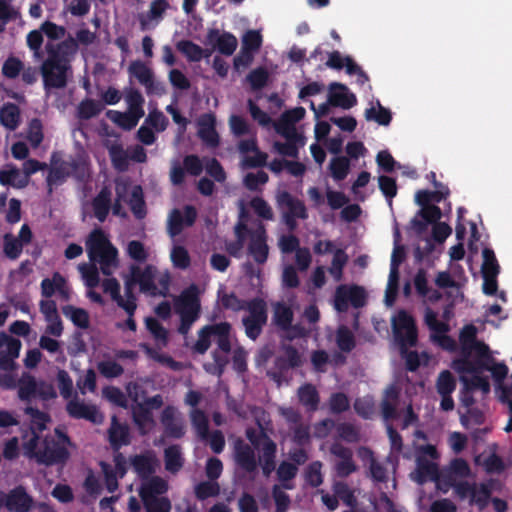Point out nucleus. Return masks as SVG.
I'll use <instances>...</instances> for the list:
<instances>
[{
  "instance_id": "obj_6",
  "label": "nucleus",
  "mask_w": 512,
  "mask_h": 512,
  "mask_svg": "<svg viewBox=\"0 0 512 512\" xmlns=\"http://www.w3.org/2000/svg\"><path fill=\"white\" fill-rule=\"evenodd\" d=\"M248 315L242 318L246 336L255 341L261 335L268 320L267 303L263 298L248 300Z\"/></svg>"
},
{
  "instance_id": "obj_44",
  "label": "nucleus",
  "mask_w": 512,
  "mask_h": 512,
  "mask_svg": "<svg viewBox=\"0 0 512 512\" xmlns=\"http://www.w3.org/2000/svg\"><path fill=\"white\" fill-rule=\"evenodd\" d=\"M322 462H311L304 471V479L307 485L317 488L323 483Z\"/></svg>"
},
{
  "instance_id": "obj_56",
  "label": "nucleus",
  "mask_w": 512,
  "mask_h": 512,
  "mask_svg": "<svg viewBox=\"0 0 512 512\" xmlns=\"http://www.w3.org/2000/svg\"><path fill=\"white\" fill-rule=\"evenodd\" d=\"M456 388V380L449 370L440 372L436 381L438 394H452Z\"/></svg>"
},
{
  "instance_id": "obj_19",
  "label": "nucleus",
  "mask_w": 512,
  "mask_h": 512,
  "mask_svg": "<svg viewBox=\"0 0 512 512\" xmlns=\"http://www.w3.org/2000/svg\"><path fill=\"white\" fill-rule=\"evenodd\" d=\"M442 217V211L437 205L422 207L417 215L411 220V225L418 234H422L429 224H434Z\"/></svg>"
},
{
  "instance_id": "obj_30",
  "label": "nucleus",
  "mask_w": 512,
  "mask_h": 512,
  "mask_svg": "<svg viewBox=\"0 0 512 512\" xmlns=\"http://www.w3.org/2000/svg\"><path fill=\"white\" fill-rule=\"evenodd\" d=\"M37 382L35 377L24 374L18 381V397L21 401L30 403L37 397Z\"/></svg>"
},
{
  "instance_id": "obj_55",
  "label": "nucleus",
  "mask_w": 512,
  "mask_h": 512,
  "mask_svg": "<svg viewBox=\"0 0 512 512\" xmlns=\"http://www.w3.org/2000/svg\"><path fill=\"white\" fill-rule=\"evenodd\" d=\"M70 176L69 162L63 161L58 166L52 167L49 170L46 181L51 187L52 185L60 184Z\"/></svg>"
},
{
  "instance_id": "obj_22",
  "label": "nucleus",
  "mask_w": 512,
  "mask_h": 512,
  "mask_svg": "<svg viewBox=\"0 0 512 512\" xmlns=\"http://www.w3.org/2000/svg\"><path fill=\"white\" fill-rule=\"evenodd\" d=\"M277 203L279 207L287 209L283 213L298 216V218L302 220L308 218V213L303 201L293 197L288 191H282L277 195Z\"/></svg>"
},
{
  "instance_id": "obj_23",
  "label": "nucleus",
  "mask_w": 512,
  "mask_h": 512,
  "mask_svg": "<svg viewBox=\"0 0 512 512\" xmlns=\"http://www.w3.org/2000/svg\"><path fill=\"white\" fill-rule=\"evenodd\" d=\"M167 491V481L160 476L151 475L149 478L142 480V484L139 488V496L141 500H145L163 495Z\"/></svg>"
},
{
  "instance_id": "obj_1",
  "label": "nucleus",
  "mask_w": 512,
  "mask_h": 512,
  "mask_svg": "<svg viewBox=\"0 0 512 512\" xmlns=\"http://www.w3.org/2000/svg\"><path fill=\"white\" fill-rule=\"evenodd\" d=\"M45 52L46 58L40 65L44 89H64L73 75L72 63L78 52L77 41L69 34L58 43L47 42Z\"/></svg>"
},
{
  "instance_id": "obj_35",
  "label": "nucleus",
  "mask_w": 512,
  "mask_h": 512,
  "mask_svg": "<svg viewBox=\"0 0 512 512\" xmlns=\"http://www.w3.org/2000/svg\"><path fill=\"white\" fill-rule=\"evenodd\" d=\"M487 371H490L492 374V377L495 381L496 388L500 390L501 394L500 396H503V392L510 388L509 386H506L504 384V380L506 379L509 369L507 365L504 362L496 363L495 360L493 362L487 363Z\"/></svg>"
},
{
  "instance_id": "obj_3",
  "label": "nucleus",
  "mask_w": 512,
  "mask_h": 512,
  "mask_svg": "<svg viewBox=\"0 0 512 512\" xmlns=\"http://www.w3.org/2000/svg\"><path fill=\"white\" fill-rule=\"evenodd\" d=\"M175 310L180 316L178 332L187 335L201 311L199 291L195 284L186 288L175 300Z\"/></svg>"
},
{
  "instance_id": "obj_27",
  "label": "nucleus",
  "mask_w": 512,
  "mask_h": 512,
  "mask_svg": "<svg viewBox=\"0 0 512 512\" xmlns=\"http://www.w3.org/2000/svg\"><path fill=\"white\" fill-rule=\"evenodd\" d=\"M417 475L415 481L418 484H424L428 480L438 481L439 480V468L434 462H431L425 458L419 457L417 459Z\"/></svg>"
},
{
  "instance_id": "obj_43",
  "label": "nucleus",
  "mask_w": 512,
  "mask_h": 512,
  "mask_svg": "<svg viewBox=\"0 0 512 512\" xmlns=\"http://www.w3.org/2000/svg\"><path fill=\"white\" fill-rule=\"evenodd\" d=\"M214 324L205 325L198 331V340L193 346V351L198 354H205L211 346V337L214 336Z\"/></svg>"
},
{
  "instance_id": "obj_28",
  "label": "nucleus",
  "mask_w": 512,
  "mask_h": 512,
  "mask_svg": "<svg viewBox=\"0 0 512 512\" xmlns=\"http://www.w3.org/2000/svg\"><path fill=\"white\" fill-rule=\"evenodd\" d=\"M177 50L182 53L189 62H199L209 57L211 52L204 50L201 46L191 40H180L176 43Z\"/></svg>"
},
{
  "instance_id": "obj_37",
  "label": "nucleus",
  "mask_w": 512,
  "mask_h": 512,
  "mask_svg": "<svg viewBox=\"0 0 512 512\" xmlns=\"http://www.w3.org/2000/svg\"><path fill=\"white\" fill-rule=\"evenodd\" d=\"M128 72L143 86L151 84V78L154 76L152 69L140 60L132 61L128 67Z\"/></svg>"
},
{
  "instance_id": "obj_2",
  "label": "nucleus",
  "mask_w": 512,
  "mask_h": 512,
  "mask_svg": "<svg viewBox=\"0 0 512 512\" xmlns=\"http://www.w3.org/2000/svg\"><path fill=\"white\" fill-rule=\"evenodd\" d=\"M86 248L89 259L91 261H97L101 265L103 274L109 275V268L116 264L118 251L111 244L102 229H94L89 234L86 241Z\"/></svg>"
},
{
  "instance_id": "obj_8",
  "label": "nucleus",
  "mask_w": 512,
  "mask_h": 512,
  "mask_svg": "<svg viewBox=\"0 0 512 512\" xmlns=\"http://www.w3.org/2000/svg\"><path fill=\"white\" fill-rule=\"evenodd\" d=\"M197 219V210L193 205L184 207V215L182 212L174 208L171 210L167 220V232L171 237L178 236L184 229V226H192Z\"/></svg>"
},
{
  "instance_id": "obj_52",
  "label": "nucleus",
  "mask_w": 512,
  "mask_h": 512,
  "mask_svg": "<svg viewBox=\"0 0 512 512\" xmlns=\"http://www.w3.org/2000/svg\"><path fill=\"white\" fill-rule=\"evenodd\" d=\"M130 209L137 219H143L146 216L145 201L140 186H135L129 201Z\"/></svg>"
},
{
  "instance_id": "obj_58",
  "label": "nucleus",
  "mask_w": 512,
  "mask_h": 512,
  "mask_svg": "<svg viewBox=\"0 0 512 512\" xmlns=\"http://www.w3.org/2000/svg\"><path fill=\"white\" fill-rule=\"evenodd\" d=\"M103 105L93 99H85L81 101L78 107L79 117L82 119H90L101 113Z\"/></svg>"
},
{
  "instance_id": "obj_61",
  "label": "nucleus",
  "mask_w": 512,
  "mask_h": 512,
  "mask_svg": "<svg viewBox=\"0 0 512 512\" xmlns=\"http://www.w3.org/2000/svg\"><path fill=\"white\" fill-rule=\"evenodd\" d=\"M461 380L467 390H481L484 394L490 392L489 380L482 374L473 375L471 378L461 377Z\"/></svg>"
},
{
  "instance_id": "obj_54",
  "label": "nucleus",
  "mask_w": 512,
  "mask_h": 512,
  "mask_svg": "<svg viewBox=\"0 0 512 512\" xmlns=\"http://www.w3.org/2000/svg\"><path fill=\"white\" fill-rule=\"evenodd\" d=\"M492 494V484L481 483L479 486L476 485L475 492H473L470 503H475L480 509L487 506Z\"/></svg>"
},
{
  "instance_id": "obj_50",
  "label": "nucleus",
  "mask_w": 512,
  "mask_h": 512,
  "mask_svg": "<svg viewBox=\"0 0 512 512\" xmlns=\"http://www.w3.org/2000/svg\"><path fill=\"white\" fill-rule=\"evenodd\" d=\"M194 493L198 500L204 501L210 497L218 496L220 486L216 481H202L195 486Z\"/></svg>"
},
{
  "instance_id": "obj_41",
  "label": "nucleus",
  "mask_w": 512,
  "mask_h": 512,
  "mask_svg": "<svg viewBox=\"0 0 512 512\" xmlns=\"http://www.w3.org/2000/svg\"><path fill=\"white\" fill-rule=\"evenodd\" d=\"M336 344L342 352L349 353L355 346V336L352 331L345 325L338 327L336 331Z\"/></svg>"
},
{
  "instance_id": "obj_31",
  "label": "nucleus",
  "mask_w": 512,
  "mask_h": 512,
  "mask_svg": "<svg viewBox=\"0 0 512 512\" xmlns=\"http://www.w3.org/2000/svg\"><path fill=\"white\" fill-rule=\"evenodd\" d=\"M214 336L216 337V344L218 351H221L225 354H229L231 351V342H230V331L231 324L228 322H220L214 324Z\"/></svg>"
},
{
  "instance_id": "obj_62",
  "label": "nucleus",
  "mask_w": 512,
  "mask_h": 512,
  "mask_svg": "<svg viewBox=\"0 0 512 512\" xmlns=\"http://www.w3.org/2000/svg\"><path fill=\"white\" fill-rule=\"evenodd\" d=\"M41 31H43L46 37L50 40L49 42L52 43H54V41L57 40L66 39V28L64 26L57 25L49 20L41 24Z\"/></svg>"
},
{
  "instance_id": "obj_16",
  "label": "nucleus",
  "mask_w": 512,
  "mask_h": 512,
  "mask_svg": "<svg viewBox=\"0 0 512 512\" xmlns=\"http://www.w3.org/2000/svg\"><path fill=\"white\" fill-rule=\"evenodd\" d=\"M66 411L74 419H84L93 424H100L103 419L95 405L85 404L77 399L70 400L67 403Z\"/></svg>"
},
{
  "instance_id": "obj_32",
  "label": "nucleus",
  "mask_w": 512,
  "mask_h": 512,
  "mask_svg": "<svg viewBox=\"0 0 512 512\" xmlns=\"http://www.w3.org/2000/svg\"><path fill=\"white\" fill-rule=\"evenodd\" d=\"M135 285V282L129 276V278L126 279L124 285L125 298L122 297V301H118V306L122 308L129 316H134V313L137 309V299L133 291Z\"/></svg>"
},
{
  "instance_id": "obj_13",
  "label": "nucleus",
  "mask_w": 512,
  "mask_h": 512,
  "mask_svg": "<svg viewBox=\"0 0 512 512\" xmlns=\"http://www.w3.org/2000/svg\"><path fill=\"white\" fill-rule=\"evenodd\" d=\"M198 137L209 148H217L220 137L216 131V117L212 113L204 114L198 121Z\"/></svg>"
},
{
  "instance_id": "obj_18",
  "label": "nucleus",
  "mask_w": 512,
  "mask_h": 512,
  "mask_svg": "<svg viewBox=\"0 0 512 512\" xmlns=\"http://www.w3.org/2000/svg\"><path fill=\"white\" fill-rule=\"evenodd\" d=\"M235 461L237 465L247 473H253L258 467L254 449L244 443L241 439L235 442L234 446Z\"/></svg>"
},
{
  "instance_id": "obj_10",
  "label": "nucleus",
  "mask_w": 512,
  "mask_h": 512,
  "mask_svg": "<svg viewBox=\"0 0 512 512\" xmlns=\"http://www.w3.org/2000/svg\"><path fill=\"white\" fill-rule=\"evenodd\" d=\"M156 274L157 268L150 264L146 265L144 269L135 264L130 266V277L135 284L139 285L141 292L147 293L150 296H156L157 293V285L155 284Z\"/></svg>"
},
{
  "instance_id": "obj_49",
  "label": "nucleus",
  "mask_w": 512,
  "mask_h": 512,
  "mask_svg": "<svg viewBox=\"0 0 512 512\" xmlns=\"http://www.w3.org/2000/svg\"><path fill=\"white\" fill-rule=\"evenodd\" d=\"M126 101L128 104L127 112L134 114L141 119L144 116L143 104L145 100L140 91L137 89H130L126 95Z\"/></svg>"
},
{
  "instance_id": "obj_46",
  "label": "nucleus",
  "mask_w": 512,
  "mask_h": 512,
  "mask_svg": "<svg viewBox=\"0 0 512 512\" xmlns=\"http://www.w3.org/2000/svg\"><path fill=\"white\" fill-rule=\"evenodd\" d=\"M246 80L253 91H260L267 85L269 73L265 67H257L248 73Z\"/></svg>"
},
{
  "instance_id": "obj_5",
  "label": "nucleus",
  "mask_w": 512,
  "mask_h": 512,
  "mask_svg": "<svg viewBox=\"0 0 512 512\" xmlns=\"http://www.w3.org/2000/svg\"><path fill=\"white\" fill-rule=\"evenodd\" d=\"M245 434L253 448L261 451L259 462L262 472L266 477L270 476L276 468V443L263 429L258 431L254 428H247Z\"/></svg>"
},
{
  "instance_id": "obj_36",
  "label": "nucleus",
  "mask_w": 512,
  "mask_h": 512,
  "mask_svg": "<svg viewBox=\"0 0 512 512\" xmlns=\"http://www.w3.org/2000/svg\"><path fill=\"white\" fill-rule=\"evenodd\" d=\"M165 469L171 473L178 472L183 466L180 447L171 445L164 450Z\"/></svg>"
},
{
  "instance_id": "obj_53",
  "label": "nucleus",
  "mask_w": 512,
  "mask_h": 512,
  "mask_svg": "<svg viewBox=\"0 0 512 512\" xmlns=\"http://www.w3.org/2000/svg\"><path fill=\"white\" fill-rule=\"evenodd\" d=\"M483 256V264L481 268L482 274L489 275L492 277H497L500 272V266L496 259L495 253L490 248H484L482 252Z\"/></svg>"
},
{
  "instance_id": "obj_24",
  "label": "nucleus",
  "mask_w": 512,
  "mask_h": 512,
  "mask_svg": "<svg viewBox=\"0 0 512 512\" xmlns=\"http://www.w3.org/2000/svg\"><path fill=\"white\" fill-rule=\"evenodd\" d=\"M131 466L138 477L149 478L156 471V459L151 454H137L130 458Z\"/></svg>"
},
{
  "instance_id": "obj_60",
  "label": "nucleus",
  "mask_w": 512,
  "mask_h": 512,
  "mask_svg": "<svg viewBox=\"0 0 512 512\" xmlns=\"http://www.w3.org/2000/svg\"><path fill=\"white\" fill-rule=\"evenodd\" d=\"M348 261V256L342 249H337L334 252V256L332 259V264L329 269L330 274L334 277L336 281H340L343 275V268Z\"/></svg>"
},
{
  "instance_id": "obj_33",
  "label": "nucleus",
  "mask_w": 512,
  "mask_h": 512,
  "mask_svg": "<svg viewBox=\"0 0 512 512\" xmlns=\"http://www.w3.org/2000/svg\"><path fill=\"white\" fill-rule=\"evenodd\" d=\"M333 493L336 494L338 501L341 500L346 506L355 509L358 505L354 491L343 481H336L332 486Z\"/></svg>"
},
{
  "instance_id": "obj_64",
  "label": "nucleus",
  "mask_w": 512,
  "mask_h": 512,
  "mask_svg": "<svg viewBox=\"0 0 512 512\" xmlns=\"http://www.w3.org/2000/svg\"><path fill=\"white\" fill-rule=\"evenodd\" d=\"M171 261L174 267L185 270L191 264V258L187 249L183 246H174L171 251Z\"/></svg>"
},
{
  "instance_id": "obj_7",
  "label": "nucleus",
  "mask_w": 512,
  "mask_h": 512,
  "mask_svg": "<svg viewBox=\"0 0 512 512\" xmlns=\"http://www.w3.org/2000/svg\"><path fill=\"white\" fill-rule=\"evenodd\" d=\"M392 328L400 350L404 351L417 344L418 333L415 321L405 310L399 311L393 318Z\"/></svg>"
},
{
  "instance_id": "obj_63",
  "label": "nucleus",
  "mask_w": 512,
  "mask_h": 512,
  "mask_svg": "<svg viewBox=\"0 0 512 512\" xmlns=\"http://www.w3.org/2000/svg\"><path fill=\"white\" fill-rule=\"evenodd\" d=\"M145 512H170L171 502L167 497H155L141 500Z\"/></svg>"
},
{
  "instance_id": "obj_45",
  "label": "nucleus",
  "mask_w": 512,
  "mask_h": 512,
  "mask_svg": "<svg viewBox=\"0 0 512 512\" xmlns=\"http://www.w3.org/2000/svg\"><path fill=\"white\" fill-rule=\"evenodd\" d=\"M24 412L31 417V429L33 431L38 433L46 429V424L50 421L49 414L33 406H27Z\"/></svg>"
},
{
  "instance_id": "obj_15",
  "label": "nucleus",
  "mask_w": 512,
  "mask_h": 512,
  "mask_svg": "<svg viewBox=\"0 0 512 512\" xmlns=\"http://www.w3.org/2000/svg\"><path fill=\"white\" fill-rule=\"evenodd\" d=\"M108 441L113 451H119L123 446L131 443L130 429L128 424L119 422L116 415L111 418V424L107 431Z\"/></svg>"
},
{
  "instance_id": "obj_47",
  "label": "nucleus",
  "mask_w": 512,
  "mask_h": 512,
  "mask_svg": "<svg viewBox=\"0 0 512 512\" xmlns=\"http://www.w3.org/2000/svg\"><path fill=\"white\" fill-rule=\"evenodd\" d=\"M107 116L117 125H119L121 128L126 130H131L134 128L140 118L135 116L134 114H131L129 112H120V111H114L109 110L107 112Z\"/></svg>"
},
{
  "instance_id": "obj_21",
  "label": "nucleus",
  "mask_w": 512,
  "mask_h": 512,
  "mask_svg": "<svg viewBox=\"0 0 512 512\" xmlns=\"http://www.w3.org/2000/svg\"><path fill=\"white\" fill-rule=\"evenodd\" d=\"M248 252L258 264H264L267 261L269 247L266 243V232L263 227L252 234Z\"/></svg>"
},
{
  "instance_id": "obj_42",
  "label": "nucleus",
  "mask_w": 512,
  "mask_h": 512,
  "mask_svg": "<svg viewBox=\"0 0 512 512\" xmlns=\"http://www.w3.org/2000/svg\"><path fill=\"white\" fill-rule=\"evenodd\" d=\"M329 169L334 180L342 181L349 173L350 161L345 156L334 157L330 161Z\"/></svg>"
},
{
  "instance_id": "obj_9",
  "label": "nucleus",
  "mask_w": 512,
  "mask_h": 512,
  "mask_svg": "<svg viewBox=\"0 0 512 512\" xmlns=\"http://www.w3.org/2000/svg\"><path fill=\"white\" fill-rule=\"evenodd\" d=\"M330 453L338 458L334 464V470L338 477H348L357 470L353 460V451L349 447L335 442L330 446Z\"/></svg>"
},
{
  "instance_id": "obj_25",
  "label": "nucleus",
  "mask_w": 512,
  "mask_h": 512,
  "mask_svg": "<svg viewBox=\"0 0 512 512\" xmlns=\"http://www.w3.org/2000/svg\"><path fill=\"white\" fill-rule=\"evenodd\" d=\"M294 319L292 308L283 301L273 304L272 324L281 331L290 328Z\"/></svg>"
},
{
  "instance_id": "obj_57",
  "label": "nucleus",
  "mask_w": 512,
  "mask_h": 512,
  "mask_svg": "<svg viewBox=\"0 0 512 512\" xmlns=\"http://www.w3.org/2000/svg\"><path fill=\"white\" fill-rule=\"evenodd\" d=\"M365 117L367 120H374L379 125L387 126L392 120V114L389 109L383 107L378 101V111L374 107L366 109Z\"/></svg>"
},
{
  "instance_id": "obj_4",
  "label": "nucleus",
  "mask_w": 512,
  "mask_h": 512,
  "mask_svg": "<svg viewBox=\"0 0 512 512\" xmlns=\"http://www.w3.org/2000/svg\"><path fill=\"white\" fill-rule=\"evenodd\" d=\"M53 437H45L42 441L40 453L38 454L37 463L45 466H53L57 464H65L70 457L68 446H72L70 437L62 430L56 428Z\"/></svg>"
},
{
  "instance_id": "obj_38",
  "label": "nucleus",
  "mask_w": 512,
  "mask_h": 512,
  "mask_svg": "<svg viewBox=\"0 0 512 512\" xmlns=\"http://www.w3.org/2000/svg\"><path fill=\"white\" fill-rule=\"evenodd\" d=\"M191 423L195 428L198 436L206 440L209 437V420L205 412L201 409L194 408L190 413Z\"/></svg>"
},
{
  "instance_id": "obj_48",
  "label": "nucleus",
  "mask_w": 512,
  "mask_h": 512,
  "mask_svg": "<svg viewBox=\"0 0 512 512\" xmlns=\"http://www.w3.org/2000/svg\"><path fill=\"white\" fill-rule=\"evenodd\" d=\"M63 313L70 317V320L75 326L81 329L89 327V314L85 309L68 305L63 308Z\"/></svg>"
},
{
  "instance_id": "obj_39",
  "label": "nucleus",
  "mask_w": 512,
  "mask_h": 512,
  "mask_svg": "<svg viewBox=\"0 0 512 512\" xmlns=\"http://www.w3.org/2000/svg\"><path fill=\"white\" fill-rule=\"evenodd\" d=\"M19 121L20 110L17 105L7 104L0 110V122L4 127L14 130L18 127Z\"/></svg>"
},
{
  "instance_id": "obj_20",
  "label": "nucleus",
  "mask_w": 512,
  "mask_h": 512,
  "mask_svg": "<svg viewBox=\"0 0 512 512\" xmlns=\"http://www.w3.org/2000/svg\"><path fill=\"white\" fill-rule=\"evenodd\" d=\"M112 191L109 186H103L97 195L92 199L91 206L94 217L103 223L111 210Z\"/></svg>"
},
{
  "instance_id": "obj_40",
  "label": "nucleus",
  "mask_w": 512,
  "mask_h": 512,
  "mask_svg": "<svg viewBox=\"0 0 512 512\" xmlns=\"http://www.w3.org/2000/svg\"><path fill=\"white\" fill-rule=\"evenodd\" d=\"M109 156L113 167L119 171L124 172L129 167V155L124 150L122 145L114 144L109 148Z\"/></svg>"
},
{
  "instance_id": "obj_17",
  "label": "nucleus",
  "mask_w": 512,
  "mask_h": 512,
  "mask_svg": "<svg viewBox=\"0 0 512 512\" xmlns=\"http://www.w3.org/2000/svg\"><path fill=\"white\" fill-rule=\"evenodd\" d=\"M329 103L334 107L350 109L357 104V98L345 84L333 82L329 86Z\"/></svg>"
},
{
  "instance_id": "obj_51",
  "label": "nucleus",
  "mask_w": 512,
  "mask_h": 512,
  "mask_svg": "<svg viewBox=\"0 0 512 512\" xmlns=\"http://www.w3.org/2000/svg\"><path fill=\"white\" fill-rule=\"evenodd\" d=\"M213 363L205 365V370L218 377L222 376L227 364L229 363L228 354L214 350L212 352Z\"/></svg>"
},
{
  "instance_id": "obj_11",
  "label": "nucleus",
  "mask_w": 512,
  "mask_h": 512,
  "mask_svg": "<svg viewBox=\"0 0 512 512\" xmlns=\"http://www.w3.org/2000/svg\"><path fill=\"white\" fill-rule=\"evenodd\" d=\"M161 424L167 437L180 439L185 434L183 420L174 406H166L161 413Z\"/></svg>"
},
{
  "instance_id": "obj_29",
  "label": "nucleus",
  "mask_w": 512,
  "mask_h": 512,
  "mask_svg": "<svg viewBox=\"0 0 512 512\" xmlns=\"http://www.w3.org/2000/svg\"><path fill=\"white\" fill-rule=\"evenodd\" d=\"M298 398L300 403L309 411H316L320 402L319 393L316 387L310 383H306L299 387Z\"/></svg>"
},
{
  "instance_id": "obj_59",
  "label": "nucleus",
  "mask_w": 512,
  "mask_h": 512,
  "mask_svg": "<svg viewBox=\"0 0 512 512\" xmlns=\"http://www.w3.org/2000/svg\"><path fill=\"white\" fill-rule=\"evenodd\" d=\"M3 251L7 258L15 260L21 255L23 251L22 242L15 238L13 235L6 234L4 236Z\"/></svg>"
},
{
  "instance_id": "obj_34",
  "label": "nucleus",
  "mask_w": 512,
  "mask_h": 512,
  "mask_svg": "<svg viewBox=\"0 0 512 512\" xmlns=\"http://www.w3.org/2000/svg\"><path fill=\"white\" fill-rule=\"evenodd\" d=\"M398 396L399 394L395 387L391 386L386 390L385 398L381 402V411L385 420H392L397 417L395 402Z\"/></svg>"
},
{
  "instance_id": "obj_14",
  "label": "nucleus",
  "mask_w": 512,
  "mask_h": 512,
  "mask_svg": "<svg viewBox=\"0 0 512 512\" xmlns=\"http://www.w3.org/2000/svg\"><path fill=\"white\" fill-rule=\"evenodd\" d=\"M207 41L209 44L221 54L231 56L238 45L237 38L230 32L224 31L220 33L218 29H210L207 33Z\"/></svg>"
},
{
  "instance_id": "obj_26",
  "label": "nucleus",
  "mask_w": 512,
  "mask_h": 512,
  "mask_svg": "<svg viewBox=\"0 0 512 512\" xmlns=\"http://www.w3.org/2000/svg\"><path fill=\"white\" fill-rule=\"evenodd\" d=\"M0 184L16 189H23L28 185L21 170L12 163H8L3 169H0Z\"/></svg>"
},
{
  "instance_id": "obj_12",
  "label": "nucleus",
  "mask_w": 512,
  "mask_h": 512,
  "mask_svg": "<svg viewBox=\"0 0 512 512\" xmlns=\"http://www.w3.org/2000/svg\"><path fill=\"white\" fill-rule=\"evenodd\" d=\"M6 509L9 512H29L34 500L22 485H18L6 493Z\"/></svg>"
}]
</instances>
